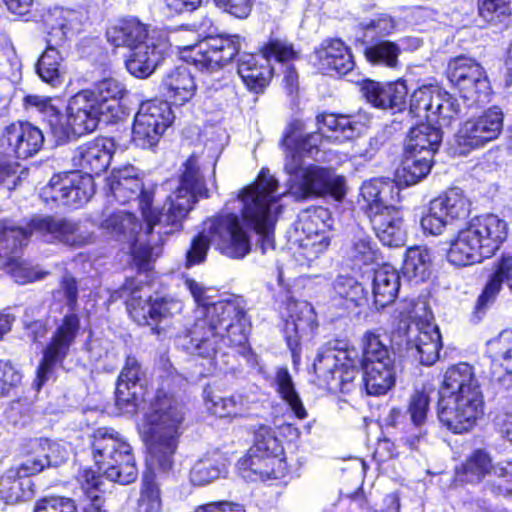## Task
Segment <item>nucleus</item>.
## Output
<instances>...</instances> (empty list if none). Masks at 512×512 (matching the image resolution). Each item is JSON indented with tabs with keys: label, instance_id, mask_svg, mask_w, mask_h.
I'll use <instances>...</instances> for the list:
<instances>
[{
	"label": "nucleus",
	"instance_id": "nucleus-1",
	"mask_svg": "<svg viewBox=\"0 0 512 512\" xmlns=\"http://www.w3.org/2000/svg\"><path fill=\"white\" fill-rule=\"evenodd\" d=\"M319 132L303 134L300 123L292 125L283 140L286 149L284 171L288 178L285 192L295 200L330 195L336 200L346 194L345 178L332 169L306 165L303 157L318 160L319 145L325 133L338 142L352 140L359 136L365 121L360 114L321 113L316 117ZM284 193H278V181L268 170L262 169L254 184L244 188L238 195L243 221L258 235L256 248L262 254L274 250V226L281 211L279 200Z\"/></svg>",
	"mask_w": 512,
	"mask_h": 512
},
{
	"label": "nucleus",
	"instance_id": "nucleus-62",
	"mask_svg": "<svg viewBox=\"0 0 512 512\" xmlns=\"http://www.w3.org/2000/svg\"><path fill=\"white\" fill-rule=\"evenodd\" d=\"M449 221L443 211L436 206V202L431 200L427 211L421 217L420 224L425 233L440 235Z\"/></svg>",
	"mask_w": 512,
	"mask_h": 512
},
{
	"label": "nucleus",
	"instance_id": "nucleus-37",
	"mask_svg": "<svg viewBox=\"0 0 512 512\" xmlns=\"http://www.w3.org/2000/svg\"><path fill=\"white\" fill-rule=\"evenodd\" d=\"M315 54L319 68L325 72L335 71L339 75H345L355 64L350 49L340 39L323 42Z\"/></svg>",
	"mask_w": 512,
	"mask_h": 512
},
{
	"label": "nucleus",
	"instance_id": "nucleus-21",
	"mask_svg": "<svg viewBox=\"0 0 512 512\" xmlns=\"http://www.w3.org/2000/svg\"><path fill=\"white\" fill-rule=\"evenodd\" d=\"M145 372L138 360L128 356L118 377L115 405L120 413H134L144 396Z\"/></svg>",
	"mask_w": 512,
	"mask_h": 512
},
{
	"label": "nucleus",
	"instance_id": "nucleus-43",
	"mask_svg": "<svg viewBox=\"0 0 512 512\" xmlns=\"http://www.w3.org/2000/svg\"><path fill=\"white\" fill-rule=\"evenodd\" d=\"M503 283H506L512 292V272L505 269L504 261L501 259L496 269L489 275L484 289L476 301L474 317L477 321L481 320L487 308L494 303Z\"/></svg>",
	"mask_w": 512,
	"mask_h": 512
},
{
	"label": "nucleus",
	"instance_id": "nucleus-50",
	"mask_svg": "<svg viewBox=\"0 0 512 512\" xmlns=\"http://www.w3.org/2000/svg\"><path fill=\"white\" fill-rule=\"evenodd\" d=\"M444 215L450 220H463L470 213V200L465 196L462 189L453 187L433 199Z\"/></svg>",
	"mask_w": 512,
	"mask_h": 512
},
{
	"label": "nucleus",
	"instance_id": "nucleus-29",
	"mask_svg": "<svg viewBox=\"0 0 512 512\" xmlns=\"http://www.w3.org/2000/svg\"><path fill=\"white\" fill-rule=\"evenodd\" d=\"M168 48L165 39H155L154 36L148 38L130 50L131 53L126 60L127 70L137 78L150 76L164 59Z\"/></svg>",
	"mask_w": 512,
	"mask_h": 512
},
{
	"label": "nucleus",
	"instance_id": "nucleus-11",
	"mask_svg": "<svg viewBox=\"0 0 512 512\" xmlns=\"http://www.w3.org/2000/svg\"><path fill=\"white\" fill-rule=\"evenodd\" d=\"M59 292L63 294L66 300L69 313L63 317L50 342L43 350V357L34 382L37 390L53 376L55 368L63 363L80 330V319L75 313L78 306L76 279L70 275H65L61 281Z\"/></svg>",
	"mask_w": 512,
	"mask_h": 512
},
{
	"label": "nucleus",
	"instance_id": "nucleus-22",
	"mask_svg": "<svg viewBox=\"0 0 512 512\" xmlns=\"http://www.w3.org/2000/svg\"><path fill=\"white\" fill-rule=\"evenodd\" d=\"M356 362V350L349 349L344 340L335 339L318 349L313 369L320 381L319 385L329 389L337 380L340 364L353 366Z\"/></svg>",
	"mask_w": 512,
	"mask_h": 512
},
{
	"label": "nucleus",
	"instance_id": "nucleus-19",
	"mask_svg": "<svg viewBox=\"0 0 512 512\" xmlns=\"http://www.w3.org/2000/svg\"><path fill=\"white\" fill-rule=\"evenodd\" d=\"M503 118L502 110L494 106L465 121L455 135L459 154L467 155L496 140L503 129Z\"/></svg>",
	"mask_w": 512,
	"mask_h": 512
},
{
	"label": "nucleus",
	"instance_id": "nucleus-2",
	"mask_svg": "<svg viewBox=\"0 0 512 512\" xmlns=\"http://www.w3.org/2000/svg\"><path fill=\"white\" fill-rule=\"evenodd\" d=\"M109 187L112 196L120 204L138 202L146 222L147 233H152L158 228L157 235L160 241L164 235L182 229L184 219L197 200L208 197V189L195 156H191L184 163L177 188L166 198L160 210L151 207L153 191L145 187L137 169L132 165L113 169L109 177Z\"/></svg>",
	"mask_w": 512,
	"mask_h": 512
},
{
	"label": "nucleus",
	"instance_id": "nucleus-7",
	"mask_svg": "<svg viewBox=\"0 0 512 512\" xmlns=\"http://www.w3.org/2000/svg\"><path fill=\"white\" fill-rule=\"evenodd\" d=\"M438 418L456 434L469 431L483 414V395L474 368L468 363L449 367L439 390Z\"/></svg>",
	"mask_w": 512,
	"mask_h": 512
},
{
	"label": "nucleus",
	"instance_id": "nucleus-45",
	"mask_svg": "<svg viewBox=\"0 0 512 512\" xmlns=\"http://www.w3.org/2000/svg\"><path fill=\"white\" fill-rule=\"evenodd\" d=\"M345 258L352 269H361L371 265L377 258V248L371 237L361 229L354 232L345 249Z\"/></svg>",
	"mask_w": 512,
	"mask_h": 512
},
{
	"label": "nucleus",
	"instance_id": "nucleus-60",
	"mask_svg": "<svg viewBox=\"0 0 512 512\" xmlns=\"http://www.w3.org/2000/svg\"><path fill=\"white\" fill-rule=\"evenodd\" d=\"M80 480L87 496L90 498V504L84 508V512H105L103 510L104 498L97 491L100 490L101 480L95 471L85 469L81 472Z\"/></svg>",
	"mask_w": 512,
	"mask_h": 512
},
{
	"label": "nucleus",
	"instance_id": "nucleus-46",
	"mask_svg": "<svg viewBox=\"0 0 512 512\" xmlns=\"http://www.w3.org/2000/svg\"><path fill=\"white\" fill-rule=\"evenodd\" d=\"M429 410V397L425 392L416 391L410 399L408 412L412 424L418 429V432L406 437H402L401 441L412 450H417L420 442L425 440L426 431L423 430V425L427 419Z\"/></svg>",
	"mask_w": 512,
	"mask_h": 512
},
{
	"label": "nucleus",
	"instance_id": "nucleus-55",
	"mask_svg": "<svg viewBox=\"0 0 512 512\" xmlns=\"http://www.w3.org/2000/svg\"><path fill=\"white\" fill-rule=\"evenodd\" d=\"M143 475L142 488L139 499L140 512H162L161 491L156 482V475L153 470L158 467H150Z\"/></svg>",
	"mask_w": 512,
	"mask_h": 512
},
{
	"label": "nucleus",
	"instance_id": "nucleus-31",
	"mask_svg": "<svg viewBox=\"0 0 512 512\" xmlns=\"http://www.w3.org/2000/svg\"><path fill=\"white\" fill-rule=\"evenodd\" d=\"M289 317L285 322V338L291 350L298 347L302 337L311 335L318 327L313 306L306 301L291 302Z\"/></svg>",
	"mask_w": 512,
	"mask_h": 512
},
{
	"label": "nucleus",
	"instance_id": "nucleus-44",
	"mask_svg": "<svg viewBox=\"0 0 512 512\" xmlns=\"http://www.w3.org/2000/svg\"><path fill=\"white\" fill-rule=\"evenodd\" d=\"M227 474V460L218 451L207 454L195 462L190 470L193 485L204 486Z\"/></svg>",
	"mask_w": 512,
	"mask_h": 512
},
{
	"label": "nucleus",
	"instance_id": "nucleus-33",
	"mask_svg": "<svg viewBox=\"0 0 512 512\" xmlns=\"http://www.w3.org/2000/svg\"><path fill=\"white\" fill-rule=\"evenodd\" d=\"M468 226L479 238L484 253L493 256L508 236V223L495 214H484L473 218Z\"/></svg>",
	"mask_w": 512,
	"mask_h": 512
},
{
	"label": "nucleus",
	"instance_id": "nucleus-12",
	"mask_svg": "<svg viewBox=\"0 0 512 512\" xmlns=\"http://www.w3.org/2000/svg\"><path fill=\"white\" fill-rule=\"evenodd\" d=\"M92 451L96 475L127 485L138 477V469L130 444L113 429L99 428L93 434Z\"/></svg>",
	"mask_w": 512,
	"mask_h": 512
},
{
	"label": "nucleus",
	"instance_id": "nucleus-30",
	"mask_svg": "<svg viewBox=\"0 0 512 512\" xmlns=\"http://www.w3.org/2000/svg\"><path fill=\"white\" fill-rule=\"evenodd\" d=\"M114 147L113 139L98 138L79 146L73 156V162L85 172L83 175H99L108 168Z\"/></svg>",
	"mask_w": 512,
	"mask_h": 512
},
{
	"label": "nucleus",
	"instance_id": "nucleus-40",
	"mask_svg": "<svg viewBox=\"0 0 512 512\" xmlns=\"http://www.w3.org/2000/svg\"><path fill=\"white\" fill-rule=\"evenodd\" d=\"M162 88L170 100L182 105L195 94L196 83L187 66L181 65L175 67L163 78Z\"/></svg>",
	"mask_w": 512,
	"mask_h": 512
},
{
	"label": "nucleus",
	"instance_id": "nucleus-53",
	"mask_svg": "<svg viewBox=\"0 0 512 512\" xmlns=\"http://www.w3.org/2000/svg\"><path fill=\"white\" fill-rule=\"evenodd\" d=\"M361 369L363 384L368 395H384L395 385L396 369L374 367Z\"/></svg>",
	"mask_w": 512,
	"mask_h": 512
},
{
	"label": "nucleus",
	"instance_id": "nucleus-52",
	"mask_svg": "<svg viewBox=\"0 0 512 512\" xmlns=\"http://www.w3.org/2000/svg\"><path fill=\"white\" fill-rule=\"evenodd\" d=\"M493 468L489 454L482 449H478L462 464L458 475L463 477L462 480L465 482L477 483L486 475H490Z\"/></svg>",
	"mask_w": 512,
	"mask_h": 512
},
{
	"label": "nucleus",
	"instance_id": "nucleus-25",
	"mask_svg": "<svg viewBox=\"0 0 512 512\" xmlns=\"http://www.w3.org/2000/svg\"><path fill=\"white\" fill-rule=\"evenodd\" d=\"M17 158L27 159L37 154L44 145L43 132L28 122H17L7 126L1 139Z\"/></svg>",
	"mask_w": 512,
	"mask_h": 512
},
{
	"label": "nucleus",
	"instance_id": "nucleus-35",
	"mask_svg": "<svg viewBox=\"0 0 512 512\" xmlns=\"http://www.w3.org/2000/svg\"><path fill=\"white\" fill-rule=\"evenodd\" d=\"M357 363L361 368L396 369L395 354L380 335L368 331L362 338V355L356 351Z\"/></svg>",
	"mask_w": 512,
	"mask_h": 512
},
{
	"label": "nucleus",
	"instance_id": "nucleus-36",
	"mask_svg": "<svg viewBox=\"0 0 512 512\" xmlns=\"http://www.w3.org/2000/svg\"><path fill=\"white\" fill-rule=\"evenodd\" d=\"M31 476L20 465L9 468L0 477V500L6 504H15L31 499L34 496Z\"/></svg>",
	"mask_w": 512,
	"mask_h": 512
},
{
	"label": "nucleus",
	"instance_id": "nucleus-18",
	"mask_svg": "<svg viewBox=\"0 0 512 512\" xmlns=\"http://www.w3.org/2000/svg\"><path fill=\"white\" fill-rule=\"evenodd\" d=\"M199 41L189 47L191 60L201 71L213 73L230 63L240 50V36L199 33Z\"/></svg>",
	"mask_w": 512,
	"mask_h": 512
},
{
	"label": "nucleus",
	"instance_id": "nucleus-16",
	"mask_svg": "<svg viewBox=\"0 0 512 512\" xmlns=\"http://www.w3.org/2000/svg\"><path fill=\"white\" fill-rule=\"evenodd\" d=\"M127 311L131 318L138 324L151 328V332L157 336L166 333L171 319L183 309L181 301L171 297L151 296L143 299L133 292L126 301Z\"/></svg>",
	"mask_w": 512,
	"mask_h": 512
},
{
	"label": "nucleus",
	"instance_id": "nucleus-9",
	"mask_svg": "<svg viewBox=\"0 0 512 512\" xmlns=\"http://www.w3.org/2000/svg\"><path fill=\"white\" fill-rule=\"evenodd\" d=\"M210 244L234 259L244 258L251 250L249 237L234 213L219 214L204 222L203 230L193 239L186 253V266L203 262Z\"/></svg>",
	"mask_w": 512,
	"mask_h": 512
},
{
	"label": "nucleus",
	"instance_id": "nucleus-61",
	"mask_svg": "<svg viewBox=\"0 0 512 512\" xmlns=\"http://www.w3.org/2000/svg\"><path fill=\"white\" fill-rule=\"evenodd\" d=\"M511 463L506 465H497L492 469L490 479L486 483V490L496 496H512V477L510 471Z\"/></svg>",
	"mask_w": 512,
	"mask_h": 512
},
{
	"label": "nucleus",
	"instance_id": "nucleus-23",
	"mask_svg": "<svg viewBox=\"0 0 512 512\" xmlns=\"http://www.w3.org/2000/svg\"><path fill=\"white\" fill-rule=\"evenodd\" d=\"M300 225L306 239L303 240V248L306 250V257H317L330 244L327 235L332 226L330 211L324 207L307 209L300 216Z\"/></svg>",
	"mask_w": 512,
	"mask_h": 512
},
{
	"label": "nucleus",
	"instance_id": "nucleus-15",
	"mask_svg": "<svg viewBox=\"0 0 512 512\" xmlns=\"http://www.w3.org/2000/svg\"><path fill=\"white\" fill-rule=\"evenodd\" d=\"M447 77L459 91L467 107H479L489 101L491 86L484 68L473 58L458 56L449 61Z\"/></svg>",
	"mask_w": 512,
	"mask_h": 512
},
{
	"label": "nucleus",
	"instance_id": "nucleus-3",
	"mask_svg": "<svg viewBox=\"0 0 512 512\" xmlns=\"http://www.w3.org/2000/svg\"><path fill=\"white\" fill-rule=\"evenodd\" d=\"M32 234L46 242H60L71 247H82L92 240L91 233L83 231L78 223L64 217L36 215L25 228L14 225L12 221H0V261L5 260V269L19 284L43 277V274L34 271L28 263L12 256L27 244Z\"/></svg>",
	"mask_w": 512,
	"mask_h": 512
},
{
	"label": "nucleus",
	"instance_id": "nucleus-34",
	"mask_svg": "<svg viewBox=\"0 0 512 512\" xmlns=\"http://www.w3.org/2000/svg\"><path fill=\"white\" fill-rule=\"evenodd\" d=\"M489 255L484 253L479 238L475 236L469 226L460 230L456 237L450 241L447 260L456 267H466L481 262Z\"/></svg>",
	"mask_w": 512,
	"mask_h": 512
},
{
	"label": "nucleus",
	"instance_id": "nucleus-13",
	"mask_svg": "<svg viewBox=\"0 0 512 512\" xmlns=\"http://www.w3.org/2000/svg\"><path fill=\"white\" fill-rule=\"evenodd\" d=\"M293 45L284 39L271 38L260 50V54L244 53L237 63V72L247 88L261 93L269 84L274 68L271 61L285 63L296 58Z\"/></svg>",
	"mask_w": 512,
	"mask_h": 512
},
{
	"label": "nucleus",
	"instance_id": "nucleus-59",
	"mask_svg": "<svg viewBox=\"0 0 512 512\" xmlns=\"http://www.w3.org/2000/svg\"><path fill=\"white\" fill-rule=\"evenodd\" d=\"M248 453L282 456L283 447L272 428L261 425L255 432L254 444Z\"/></svg>",
	"mask_w": 512,
	"mask_h": 512
},
{
	"label": "nucleus",
	"instance_id": "nucleus-54",
	"mask_svg": "<svg viewBox=\"0 0 512 512\" xmlns=\"http://www.w3.org/2000/svg\"><path fill=\"white\" fill-rule=\"evenodd\" d=\"M275 383L277 385V392L288 404L294 415L299 419H305L308 413L295 390L292 377L287 368H280L277 370Z\"/></svg>",
	"mask_w": 512,
	"mask_h": 512
},
{
	"label": "nucleus",
	"instance_id": "nucleus-63",
	"mask_svg": "<svg viewBox=\"0 0 512 512\" xmlns=\"http://www.w3.org/2000/svg\"><path fill=\"white\" fill-rule=\"evenodd\" d=\"M184 285L186 289L190 292L191 296L193 297L196 305H197V314L198 319H208L206 310L213 306L216 302H211V296L209 295V292L211 289L205 287L202 283L197 282L194 279L187 278L184 281Z\"/></svg>",
	"mask_w": 512,
	"mask_h": 512
},
{
	"label": "nucleus",
	"instance_id": "nucleus-48",
	"mask_svg": "<svg viewBox=\"0 0 512 512\" xmlns=\"http://www.w3.org/2000/svg\"><path fill=\"white\" fill-rule=\"evenodd\" d=\"M400 54V45L385 39L371 40L364 48L365 58L371 65L391 69L397 68Z\"/></svg>",
	"mask_w": 512,
	"mask_h": 512
},
{
	"label": "nucleus",
	"instance_id": "nucleus-47",
	"mask_svg": "<svg viewBox=\"0 0 512 512\" xmlns=\"http://www.w3.org/2000/svg\"><path fill=\"white\" fill-rule=\"evenodd\" d=\"M440 101L436 102L431 117L437 124V128L442 131L443 128H449L460 116L467 115L473 107H467V101L462 100V104L457 98L449 92L442 90L439 96Z\"/></svg>",
	"mask_w": 512,
	"mask_h": 512
},
{
	"label": "nucleus",
	"instance_id": "nucleus-39",
	"mask_svg": "<svg viewBox=\"0 0 512 512\" xmlns=\"http://www.w3.org/2000/svg\"><path fill=\"white\" fill-rule=\"evenodd\" d=\"M443 138V131L434 125L421 123L410 129L405 141V153H417L433 158Z\"/></svg>",
	"mask_w": 512,
	"mask_h": 512
},
{
	"label": "nucleus",
	"instance_id": "nucleus-5",
	"mask_svg": "<svg viewBox=\"0 0 512 512\" xmlns=\"http://www.w3.org/2000/svg\"><path fill=\"white\" fill-rule=\"evenodd\" d=\"M208 319H198L178 345L190 354L215 359L222 344L241 346L247 341L249 330L246 312L236 299L217 301L206 310Z\"/></svg>",
	"mask_w": 512,
	"mask_h": 512
},
{
	"label": "nucleus",
	"instance_id": "nucleus-27",
	"mask_svg": "<svg viewBox=\"0 0 512 512\" xmlns=\"http://www.w3.org/2000/svg\"><path fill=\"white\" fill-rule=\"evenodd\" d=\"M442 347L441 335L437 326L426 324L407 328V350L423 365L434 364Z\"/></svg>",
	"mask_w": 512,
	"mask_h": 512
},
{
	"label": "nucleus",
	"instance_id": "nucleus-28",
	"mask_svg": "<svg viewBox=\"0 0 512 512\" xmlns=\"http://www.w3.org/2000/svg\"><path fill=\"white\" fill-rule=\"evenodd\" d=\"M361 92L374 107L390 109L396 113L405 108L408 89L402 80L381 83L365 79L361 85Z\"/></svg>",
	"mask_w": 512,
	"mask_h": 512
},
{
	"label": "nucleus",
	"instance_id": "nucleus-56",
	"mask_svg": "<svg viewBox=\"0 0 512 512\" xmlns=\"http://www.w3.org/2000/svg\"><path fill=\"white\" fill-rule=\"evenodd\" d=\"M432 167V158L417 153H405L399 177L409 186L425 178Z\"/></svg>",
	"mask_w": 512,
	"mask_h": 512
},
{
	"label": "nucleus",
	"instance_id": "nucleus-38",
	"mask_svg": "<svg viewBox=\"0 0 512 512\" xmlns=\"http://www.w3.org/2000/svg\"><path fill=\"white\" fill-rule=\"evenodd\" d=\"M333 288L335 296L332 303L334 306H342L343 309L339 316L368 304V291L354 277L338 276L334 281Z\"/></svg>",
	"mask_w": 512,
	"mask_h": 512
},
{
	"label": "nucleus",
	"instance_id": "nucleus-32",
	"mask_svg": "<svg viewBox=\"0 0 512 512\" xmlns=\"http://www.w3.org/2000/svg\"><path fill=\"white\" fill-rule=\"evenodd\" d=\"M237 466L241 476L249 481L280 479L286 472L284 459L273 455L248 453Z\"/></svg>",
	"mask_w": 512,
	"mask_h": 512
},
{
	"label": "nucleus",
	"instance_id": "nucleus-20",
	"mask_svg": "<svg viewBox=\"0 0 512 512\" xmlns=\"http://www.w3.org/2000/svg\"><path fill=\"white\" fill-rule=\"evenodd\" d=\"M94 194V182L91 175L79 171L54 175L42 188L41 198L45 203L53 202L68 207H80Z\"/></svg>",
	"mask_w": 512,
	"mask_h": 512
},
{
	"label": "nucleus",
	"instance_id": "nucleus-49",
	"mask_svg": "<svg viewBox=\"0 0 512 512\" xmlns=\"http://www.w3.org/2000/svg\"><path fill=\"white\" fill-rule=\"evenodd\" d=\"M204 395L207 409L217 417H238L248 411V402L241 394L221 397L205 389Z\"/></svg>",
	"mask_w": 512,
	"mask_h": 512
},
{
	"label": "nucleus",
	"instance_id": "nucleus-57",
	"mask_svg": "<svg viewBox=\"0 0 512 512\" xmlns=\"http://www.w3.org/2000/svg\"><path fill=\"white\" fill-rule=\"evenodd\" d=\"M431 263L429 250L425 247H412L405 253L403 274L408 278L425 280Z\"/></svg>",
	"mask_w": 512,
	"mask_h": 512
},
{
	"label": "nucleus",
	"instance_id": "nucleus-26",
	"mask_svg": "<svg viewBox=\"0 0 512 512\" xmlns=\"http://www.w3.org/2000/svg\"><path fill=\"white\" fill-rule=\"evenodd\" d=\"M25 459L19 464L25 473L38 474L47 467L61 465L66 457V450L57 442L47 438H34L27 443Z\"/></svg>",
	"mask_w": 512,
	"mask_h": 512
},
{
	"label": "nucleus",
	"instance_id": "nucleus-51",
	"mask_svg": "<svg viewBox=\"0 0 512 512\" xmlns=\"http://www.w3.org/2000/svg\"><path fill=\"white\" fill-rule=\"evenodd\" d=\"M441 92L442 89L436 85H424L416 89L410 98L409 114L433 122L432 110L436 102L440 101Z\"/></svg>",
	"mask_w": 512,
	"mask_h": 512
},
{
	"label": "nucleus",
	"instance_id": "nucleus-58",
	"mask_svg": "<svg viewBox=\"0 0 512 512\" xmlns=\"http://www.w3.org/2000/svg\"><path fill=\"white\" fill-rule=\"evenodd\" d=\"M479 15L492 26L508 27L511 8L508 0H482L478 7Z\"/></svg>",
	"mask_w": 512,
	"mask_h": 512
},
{
	"label": "nucleus",
	"instance_id": "nucleus-41",
	"mask_svg": "<svg viewBox=\"0 0 512 512\" xmlns=\"http://www.w3.org/2000/svg\"><path fill=\"white\" fill-rule=\"evenodd\" d=\"M106 36L115 47H127L130 50L152 37L147 27L136 18L120 20L107 29Z\"/></svg>",
	"mask_w": 512,
	"mask_h": 512
},
{
	"label": "nucleus",
	"instance_id": "nucleus-24",
	"mask_svg": "<svg viewBox=\"0 0 512 512\" xmlns=\"http://www.w3.org/2000/svg\"><path fill=\"white\" fill-rule=\"evenodd\" d=\"M491 359L490 382L496 394L512 389V331L502 332L488 343Z\"/></svg>",
	"mask_w": 512,
	"mask_h": 512
},
{
	"label": "nucleus",
	"instance_id": "nucleus-10",
	"mask_svg": "<svg viewBox=\"0 0 512 512\" xmlns=\"http://www.w3.org/2000/svg\"><path fill=\"white\" fill-rule=\"evenodd\" d=\"M47 29V47L35 65L36 74L53 88L61 86L65 79L66 66L59 50L68 33L79 28L81 13L74 9L54 7L43 15Z\"/></svg>",
	"mask_w": 512,
	"mask_h": 512
},
{
	"label": "nucleus",
	"instance_id": "nucleus-8",
	"mask_svg": "<svg viewBox=\"0 0 512 512\" xmlns=\"http://www.w3.org/2000/svg\"><path fill=\"white\" fill-rule=\"evenodd\" d=\"M361 196L367 203L366 213L380 242L388 247H400L406 241L403 216L396 204L400 187L389 178H374L361 186Z\"/></svg>",
	"mask_w": 512,
	"mask_h": 512
},
{
	"label": "nucleus",
	"instance_id": "nucleus-4",
	"mask_svg": "<svg viewBox=\"0 0 512 512\" xmlns=\"http://www.w3.org/2000/svg\"><path fill=\"white\" fill-rule=\"evenodd\" d=\"M125 92L123 83L113 77L103 78L77 92L68 101L66 124L52 125L56 141L70 142L95 131L102 120L110 122L119 118Z\"/></svg>",
	"mask_w": 512,
	"mask_h": 512
},
{
	"label": "nucleus",
	"instance_id": "nucleus-14",
	"mask_svg": "<svg viewBox=\"0 0 512 512\" xmlns=\"http://www.w3.org/2000/svg\"><path fill=\"white\" fill-rule=\"evenodd\" d=\"M101 228L117 241L129 244L133 261L139 270H148L151 261L160 253L159 245L152 246L147 239H143L148 235L153 237L154 233L157 234L158 228L152 233H147L145 229V234L139 236L142 227L135 215L130 212L119 210L111 213L102 221Z\"/></svg>",
	"mask_w": 512,
	"mask_h": 512
},
{
	"label": "nucleus",
	"instance_id": "nucleus-6",
	"mask_svg": "<svg viewBox=\"0 0 512 512\" xmlns=\"http://www.w3.org/2000/svg\"><path fill=\"white\" fill-rule=\"evenodd\" d=\"M184 381L179 375L163 380L146 414L147 464L158 467L161 472H167L173 466V455L185 416L184 405L172 391L171 383L180 386Z\"/></svg>",
	"mask_w": 512,
	"mask_h": 512
},
{
	"label": "nucleus",
	"instance_id": "nucleus-17",
	"mask_svg": "<svg viewBox=\"0 0 512 512\" xmlns=\"http://www.w3.org/2000/svg\"><path fill=\"white\" fill-rule=\"evenodd\" d=\"M173 120L174 114L167 101L151 100L142 103L132 128L133 144L142 149H153Z\"/></svg>",
	"mask_w": 512,
	"mask_h": 512
},
{
	"label": "nucleus",
	"instance_id": "nucleus-64",
	"mask_svg": "<svg viewBox=\"0 0 512 512\" xmlns=\"http://www.w3.org/2000/svg\"><path fill=\"white\" fill-rule=\"evenodd\" d=\"M34 512H78L75 501L63 496H50L39 499Z\"/></svg>",
	"mask_w": 512,
	"mask_h": 512
},
{
	"label": "nucleus",
	"instance_id": "nucleus-42",
	"mask_svg": "<svg viewBox=\"0 0 512 512\" xmlns=\"http://www.w3.org/2000/svg\"><path fill=\"white\" fill-rule=\"evenodd\" d=\"M400 288L398 271L390 265L375 270L372 292L376 309L384 308L394 302Z\"/></svg>",
	"mask_w": 512,
	"mask_h": 512
}]
</instances>
